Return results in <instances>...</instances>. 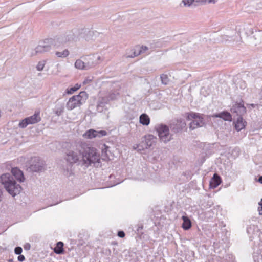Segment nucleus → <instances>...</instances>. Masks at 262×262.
Here are the masks:
<instances>
[{"instance_id": "nucleus-1", "label": "nucleus", "mask_w": 262, "mask_h": 262, "mask_svg": "<svg viewBox=\"0 0 262 262\" xmlns=\"http://www.w3.org/2000/svg\"><path fill=\"white\" fill-rule=\"evenodd\" d=\"M76 150L81 155L82 164L85 167L92 165L98 167L99 165L100 153L95 148L85 142H81L76 144Z\"/></svg>"}, {"instance_id": "nucleus-2", "label": "nucleus", "mask_w": 262, "mask_h": 262, "mask_svg": "<svg viewBox=\"0 0 262 262\" xmlns=\"http://www.w3.org/2000/svg\"><path fill=\"white\" fill-rule=\"evenodd\" d=\"M0 182L9 193L13 196H15L21 191V186L16 183L11 173L2 174L0 177Z\"/></svg>"}, {"instance_id": "nucleus-3", "label": "nucleus", "mask_w": 262, "mask_h": 262, "mask_svg": "<svg viewBox=\"0 0 262 262\" xmlns=\"http://www.w3.org/2000/svg\"><path fill=\"white\" fill-rule=\"evenodd\" d=\"M59 46V43L56 42L55 38H47L43 40L39 41L38 45L32 50L30 54L31 56H35L38 54H42L49 52L52 48Z\"/></svg>"}, {"instance_id": "nucleus-4", "label": "nucleus", "mask_w": 262, "mask_h": 262, "mask_svg": "<svg viewBox=\"0 0 262 262\" xmlns=\"http://www.w3.org/2000/svg\"><path fill=\"white\" fill-rule=\"evenodd\" d=\"M185 117L187 120L190 121L189 128L194 130L198 127H201L205 125L203 115L194 112L187 113Z\"/></svg>"}, {"instance_id": "nucleus-5", "label": "nucleus", "mask_w": 262, "mask_h": 262, "mask_svg": "<svg viewBox=\"0 0 262 262\" xmlns=\"http://www.w3.org/2000/svg\"><path fill=\"white\" fill-rule=\"evenodd\" d=\"M155 129L158 133L161 142L166 143L173 139V135L169 132V127L163 124L155 126Z\"/></svg>"}, {"instance_id": "nucleus-6", "label": "nucleus", "mask_w": 262, "mask_h": 262, "mask_svg": "<svg viewBox=\"0 0 262 262\" xmlns=\"http://www.w3.org/2000/svg\"><path fill=\"white\" fill-rule=\"evenodd\" d=\"M87 98L85 92H81L78 95H74L70 98L67 103V108L69 110H72L74 108L80 106L84 100Z\"/></svg>"}, {"instance_id": "nucleus-7", "label": "nucleus", "mask_w": 262, "mask_h": 262, "mask_svg": "<svg viewBox=\"0 0 262 262\" xmlns=\"http://www.w3.org/2000/svg\"><path fill=\"white\" fill-rule=\"evenodd\" d=\"M80 36L79 31L77 29H74L66 32L64 34L54 37L56 42L59 43V46L78 38Z\"/></svg>"}, {"instance_id": "nucleus-8", "label": "nucleus", "mask_w": 262, "mask_h": 262, "mask_svg": "<svg viewBox=\"0 0 262 262\" xmlns=\"http://www.w3.org/2000/svg\"><path fill=\"white\" fill-rule=\"evenodd\" d=\"M29 168L30 171L32 172H40L43 171L46 169L45 162L39 157H33L31 160Z\"/></svg>"}, {"instance_id": "nucleus-9", "label": "nucleus", "mask_w": 262, "mask_h": 262, "mask_svg": "<svg viewBox=\"0 0 262 262\" xmlns=\"http://www.w3.org/2000/svg\"><path fill=\"white\" fill-rule=\"evenodd\" d=\"M85 62L86 70L95 67L97 64L103 61V59L98 54L87 55L83 57Z\"/></svg>"}, {"instance_id": "nucleus-10", "label": "nucleus", "mask_w": 262, "mask_h": 262, "mask_svg": "<svg viewBox=\"0 0 262 262\" xmlns=\"http://www.w3.org/2000/svg\"><path fill=\"white\" fill-rule=\"evenodd\" d=\"M41 118L39 116V112H36L33 115L23 119L19 123V127L24 128L29 124H32L39 122Z\"/></svg>"}, {"instance_id": "nucleus-11", "label": "nucleus", "mask_w": 262, "mask_h": 262, "mask_svg": "<svg viewBox=\"0 0 262 262\" xmlns=\"http://www.w3.org/2000/svg\"><path fill=\"white\" fill-rule=\"evenodd\" d=\"M106 135L107 132L105 130H96L94 129H90L83 134V137L86 139H92L96 138H100Z\"/></svg>"}, {"instance_id": "nucleus-12", "label": "nucleus", "mask_w": 262, "mask_h": 262, "mask_svg": "<svg viewBox=\"0 0 262 262\" xmlns=\"http://www.w3.org/2000/svg\"><path fill=\"white\" fill-rule=\"evenodd\" d=\"M80 158H81V155L76 150V145L75 148L73 147V149L67 152L66 159L70 163L73 164L78 162Z\"/></svg>"}, {"instance_id": "nucleus-13", "label": "nucleus", "mask_w": 262, "mask_h": 262, "mask_svg": "<svg viewBox=\"0 0 262 262\" xmlns=\"http://www.w3.org/2000/svg\"><path fill=\"white\" fill-rule=\"evenodd\" d=\"M237 33L236 31L232 29H228L225 30L224 34L222 35V41L223 42L237 41L235 39V36Z\"/></svg>"}, {"instance_id": "nucleus-14", "label": "nucleus", "mask_w": 262, "mask_h": 262, "mask_svg": "<svg viewBox=\"0 0 262 262\" xmlns=\"http://www.w3.org/2000/svg\"><path fill=\"white\" fill-rule=\"evenodd\" d=\"M186 124L183 119L174 120L170 125L171 131L174 133H179L185 127Z\"/></svg>"}, {"instance_id": "nucleus-15", "label": "nucleus", "mask_w": 262, "mask_h": 262, "mask_svg": "<svg viewBox=\"0 0 262 262\" xmlns=\"http://www.w3.org/2000/svg\"><path fill=\"white\" fill-rule=\"evenodd\" d=\"M231 112L236 114L238 117H242L246 113V108L244 105L243 101L234 104L231 108Z\"/></svg>"}, {"instance_id": "nucleus-16", "label": "nucleus", "mask_w": 262, "mask_h": 262, "mask_svg": "<svg viewBox=\"0 0 262 262\" xmlns=\"http://www.w3.org/2000/svg\"><path fill=\"white\" fill-rule=\"evenodd\" d=\"M11 173L14 179L15 178L20 182H24V176L23 172L20 169L16 167L13 168L11 170Z\"/></svg>"}, {"instance_id": "nucleus-17", "label": "nucleus", "mask_w": 262, "mask_h": 262, "mask_svg": "<svg viewBox=\"0 0 262 262\" xmlns=\"http://www.w3.org/2000/svg\"><path fill=\"white\" fill-rule=\"evenodd\" d=\"M110 101L108 98L103 97L99 98L97 105V110L98 112H102L103 111V107L105 104Z\"/></svg>"}, {"instance_id": "nucleus-18", "label": "nucleus", "mask_w": 262, "mask_h": 262, "mask_svg": "<svg viewBox=\"0 0 262 262\" xmlns=\"http://www.w3.org/2000/svg\"><path fill=\"white\" fill-rule=\"evenodd\" d=\"M156 138L151 135H149L145 137L144 141L143 143L144 144L145 148H148L152 146L155 143Z\"/></svg>"}, {"instance_id": "nucleus-19", "label": "nucleus", "mask_w": 262, "mask_h": 262, "mask_svg": "<svg viewBox=\"0 0 262 262\" xmlns=\"http://www.w3.org/2000/svg\"><path fill=\"white\" fill-rule=\"evenodd\" d=\"M212 117L213 118H220L225 121H231L232 119L231 114L227 111H223L220 113L213 114Z\"/></svg>"}, {"instance_id": "nucleus-20", "label": "nucleus", "mask_w": 262, "mask_h": 262, "mask_svg": "<svg viewBox=\"0 0 262 262\" xmlns=\"http://www.w3.org/2000/svg\"><path fill=\"white\" fill-rule=\"evenodd\" d=\"M221 183V179L217 174H214L210 182V187L211 188H216Z\"/></svg>"}, {"instance_id": "nucleus-21", "label": "nucleus", "mask_w": 262, "mask_h": 262, "mask_svg": "<svg viewBox=\"0 0 262 262\" xmlns=\"http://www.w3.org/2000/svg\"><path fill=\"white\" fill-rule=\"evenodd\" d=\"M246 123L242 117H238L235 123V128L237 131H240L245 127Z\"/></svg>"}, {"instance_id": "nucleus-22", "label": "nucleus", "mask_w": 262, "mask_h": 262, "mask_svg": "<svg viewBox=\"0 0 262 262\" xmlns=\"http://www.w3.org/2000/svg\"><path fill=\"white\" fill-rule=\"evenodd\" d=\"M142 51L140 49V47H137L136 49L131 50L129 53H126V58H134L141 54Z\"/></svg>"}, {"instance_id": "nucleus-23", "label": "nucleus", "mask_w": 262, "mask_h": 262, "mask_svg": "<svg viewBox=\"0 0 262 262\" xmlns=\"http://www.w3.org/2000/svg\"><path fill=\"white\" fill-rule=\"evenodd\" d=\"M182 219L183 221L182 226V228L185 230L189 229L192 226L190 220L186 216H183Z\"/></svg>"}, {"instance_id": "nucleus-24", "label": "nucleus", "mask_w": 262, "mask_h": 262, "mask_svg": "<svg viewBox=\"0 0 262 262\" xmlns=\"http://www.w3.org/2000/svg\"><path fill=\"white\" fill-rule=\"evenodd\" d=\"M140 122L144 125H148L150 122V118L146 114H142L140 116Z\"/></svg>"}, {"instance_id": "nucleus-25", "label": "nucleus", "mask_w": 262, "mask_h": 262, "mask_svg": "<svg viewBox=\"0 0 262 262\" xmlns=\"http://www.w3.org/2000/svg\"><path fill=\"white\" fill-rule=\"evenodd\" d=\"M63 243L62 242H58L54 248V252L57 254H62L64 252Z\"/></svg>"}, {"instance_id": "nucleus-26", "label": "nucleus", "mask_w": 262, "mask_h": 262, "mask_svg": "<svg viewBox=\"0 0 262 262\" xmlns=\"http://www.w3.org/2000/svg\"><path fill=\"white\" fill-rule=\"evenodd\" d=\"M82 59H83V57ZM75 67L76 68L80 70H86L84 59H77L75 63Z\"/></svg>"}, {"instance_id": "nucleus-27", "label": "nucleus", "mask_w": 262, "mask_h": 262, "mask_svg": "<svg viewBox=\"0 0 262 262\" xmlns=\"http://www.w3.org/2000/svg\"><path fill=\"white\" fill-rule=\"evenodd\" d=\"M194 2L195 0H182L180 6L181 7H190Z\"/></svg>"}, {"instance_id": "nucleus-28", "label": "nucleus", "mask_w": 262, "mask_h": 262, "mask_svg": "<svg viewBox=\"0 0 262 262\" xmlns=\"http://www.w3.org/2000/svg\"><path fill=\"white\" fill-rule=\"evenodd\" d=\"M56 55L58 57H66L69 54V52L68 50L66 49L62 52H56L55 53Z\"/></svg>"}, {"instance_id": "nucleus-29", "label": "nucleus", "mask_w": 262, "mask_h": 262, "mask_svg": "<svg viewBox=\"0 0 262 262\" xmlns=\"http://www.w3.org/2000/svg\"><path fill=\"white\" fill-rule=\"evenodd\" d=\"M119 96V93L116 92V91H114V92H112L110 93L109 95L107 97V98H108V99H110V100H115L117 98V97H118Z\"/></svg>"}, {"instance_id": "nucleus-30", "label": "nucleus", "mask_w": 262, "mask_h": 262, "mask_svg": "<svg viewBox=\"0 0 262 262\" xmlns=\"http://www.w3.org/2000/svg\"><path fill=\"white\" fill-rule=\"evenodd\" d=\"M160 79L163 84L166 85L168 83V78L166 74H162L160 76Z\"/></svg>"}, {"instance_id": "nucleus-31", "label": "nucleus", "mask_w": 262, "mask_h": 262, "mask_svg": "<svg viewBox=\"0 0 262 262\" xmlns=\"http://www.w3.org/2000/svg\"><path fill=\"white\" fill-rule=\"evenodd\" d=\"M254 262H262V255L257 254L253 255Z\"/></svg>"}, {"instance_id": "nucleus-32", "label": "nucleus", "mask_w": 262, "mask_h": 262, "mask_svg": "<svg viewBox=\"0 0 262 262\" xmlns=\"http://www.w3.org/2000/svg\"><path fill=\"white\" fill-rule=\"evenodd\" d=\"M45 65V63L44 61H40L38 62L36 66V69L38 71H40L43 70L44 66Z\"/></svg>"}, {"instance_id": "nucleus-33", "label": "nucleus", "mask_w": 262, "mask_h": 262, "mask_svg": "<svg viewBox=\"0 0 262 262\" xmlns=\"http://www.w3.org/2000/svg\"><path fill=\"white\" fill-rule=\"evenodd\" d=\"M79 88V86H75L72 87L69 89H67V93L71 94L73 93L74 92L76 91Z\"/></svg>"}, {"instance_id": "nucleus-34", "label": "nucleus", "mask_w": 262, "mask_h": 262, "mask_svg": "<svg viewBox=\"0 0 262 262\" xmlns=\"http://www.w3.org/2000/svg\"><path fill=\"white\" fill-rule=\"evenodd\" d=\"M63 106H61L57 108L56 110L55 111V114L58 116L61 115L63 112Z\"/></svg>"}, {"instance_id": "nucleus-35", "label": "nucleus", "mask_w": 262, "mask_h": 262, "mask_svg": "<svg viewBox=\"0 0 262 262\" xmlns=\"http://www.w3.org/2000/svg\"><path fill=\"white\" fill-rule=\"evenodd\" d=\"M22 251H23V249H22L21 247H16L14 249V253L16 255H20Z\"/></svg>"}, {"instance_id": "nucleus-36", "label": "nucleus", "mask_w": 262, "mask_h": 262, "mask_svg": "<svg viewBox=\"0 0 262 262\" xmlns=\"http://www.w3.org/2000/svg\"><path fill=\"white\" fill-rule=\"evenodd\" d=\"M258 204L260 207H258V211L259 214L262 215V199H261L260 201L259 202Z\"/></svg>"}, {"instance_id": "nucleus-37", "label": "nucleus", "mask_w": 262, "mask_h": 262, "mask_svg": "<svg viewBox=\"0 0 262 262\" xmlns=\"http://www.w3.org/2000/svg\"><path fill=\"white\" fill-rule=\"evenodd\" d=\"M92 79L91 77H87L85 79V80L83 82V84H86L90 83L92 81Z\"/></svg>"}, {"instance_id": "nucleus-38", "label": "nucleus", "mask_w": 262, "mask_h": 262, "mask_svg": "<svg viewBox=\"0 0 262 262\" xmlns=\"http://www.w3.org/2000/svg\"><path fill=\"white\" fill-rule=\"evenodd\" d=\"M17 259L19 261L23 262L25 260V257L23 255H19V256L17 257Z\"/></svg>"}, {"instance_id": "nucleus-39", "label": "nucleus", "mask_w": 262, "mask_h": 262, "mask_svg": "<svg viewBox=\"0 0 262 262\" xmlns=\"http://www.w3.org/2000/svg\"><path fill=\"white\" fill-rule=\"evenodd\" d=\"M118 236L121 238H123L125 236V233L123 231H119L118 232Z\"/></svg>"}, {"instance_id": "nucleus-40", "label": "nucleus", "mask_w": 262, "mask_h": 262, "mask_svg": "<svg viewBox=\"0 0 262 262\" xmlns=\"http://www.w3.org/2000/svg\"><path fill=\"white\" fill-rule=\"evenodd\" d=\"M140 49L142 51V53H143L148 49V48L146 46H142L141 48H140Z\"/></svg>"}, {"instance_id": "nucleus-41", "label": "nucleus", "mask_w": 262, "mask_h": 262, "mask_svg": "<svg viewBox=\"0 0 262 262\" xmlns=\"http://www.w3.org/2000/svg\"><path fill=\"white\" fill-rule=\"evenodd\" d=\"M217 0H206L205 2H207L208 3L215 4Z\"/></svg>"}, {"instance_id": "nucleus-42", "label": "nucleus", "mask_w": 262, "mask_h": 262, "mask_svg": "<svg viewBox=\"0 0 262 262\" xmlns=\"http://www.w3.org/2000/svg\"><path fill=\"white\" fill-rule=\"evenodd\" d=\"M242 89H244L246 88V83L245 82L243 81L241 82V87Z\"/></svg>"}, {"instance_id": "nucleus-43", "label": "nucleus", "mask_w": 262, "mask_h": 262, "mask_svg": "<svg viewBox=\"0 0 262 262\" xmlns=\"http://www.w3.org/2000/svg\"><path fill=\"white\" fill-rule=\"evenodd\" d=\"M258 182H259L260 183L262 184V176L259 177V178L258 179Z\"/></svg>"}, {"instance_id": "nucleus-44", "label": "nucleus", "mask_w": 262, "mask_h": 262, "mask_svg": "<svg viewBox=\"0 0 262 262\" xmlns=\"http://www.w3.org/2000/svg\"><path fill=\"white\" fill-rule=\"evenodd\" d=\"M250 106H251V107H255V104H250Z\"/></svg>"}, {"instance_id": "nucleus-45", "label": "nucleus", "mask_w": 262, "mask_h": 262, "mask_svg": "<svg viewBox=\"0 0 262 262\" xmlns=\"http://www.w3.org/2000/svg\"><path fill=\"white\" fill-rule=\"evenodd\" d=\"M24 248H25V249H26V250L29 249V248H30V246L29 245V248H27V246H25V247H24Z\"/></svg>"}, {"instance_id": "nucleus-46", "label": "nucleus", "mask_w": 262, "mask_h": 262, "mask_svg": "<svg viewBox=\"0 0 262 262\" xmlns=\"http://www.w3.org/2000/svg\"><path fill=\"white\" fill-rule=\"evenodd\" d=\"M12 261H13V260L12 259L9 260V262H12Z\"/></svg>"}, {"instance_id": "nucleus-47", "label": "nucleus", "mask_w": 262, "mask_h": 262, "mask_svg": "<svg viewBox=\"0 0 262 262\" xmlns=\"http://www.w3.org/2000/svg\"><path fill=\"white\" fill-rule=\"evenodd\" d=\"M104 146L105 147V149H106V147L105 145H104Z\"/></svg>"}, {"instance_id": "nucleus-48", "label": "nucleus", "mask_w": 262, "mask_h": 262, "mask_svg": "<svg viewBox=\"0 0 262 262\" xmlns=\"http://www.w3.org/2000/svg\"><path fill=\"white\" fill-rule=\"evenodd\" d=\"M260 95L262 96V90L261 92H260Z\"/></svg>"}]
</instances>
